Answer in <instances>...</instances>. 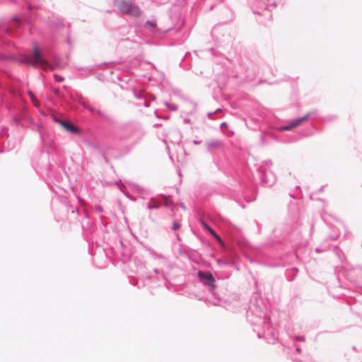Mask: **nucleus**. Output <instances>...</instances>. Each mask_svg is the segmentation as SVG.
<instances>
[{
  "label": "nucleus",
  "instance_id": "nucleus-1",
  "mask_svg": "<svg viewBox=\"0 0 362 362\" xmlns=\"http://www.w3.org/2000/svg\"><path fill=\"white\" fill-rule=\"evenodd\" d=\"M253 298H256L255 295ZM252 305L255 308V311L252 310V308L246 313V317L247 321L252 325H261L262 328V332H257V336L259 339L267 338L272 340V342L274 344L278 341V335L276 333V323L274 324L272 322L271 317H266L263 316V310L257 299L254 302H252Z\"/></svg>",
  "mask_w": 362,
  "mask_h": 362
},
{
  "label": "nucleus",
  "instance_id": "nucleus-2",
  "mask_svg": "<svg viewBox=\"0 0 362 362\" xmlns=\"http://www.w3.org/2000/svg\"><path fill=\"white\" fill-rule=\"evenodd\" d=\"M144 135V132L139 127L132 125H123L117 127L110 137L113 141H124L128 139H133L135 142L140 141Z\"/></svg>",
  "mask_w": 362,
  "mask_h": 362
},
{
  "label": "nucleus",
  "instance_id": "nucleus-3",
  "mask_svg": "<svg viewBox=\"0 0 362 362\" xmlns=\"http://www.w3.org/2000/svg\"><path fill=\"white\" fill-rule=\"evenodd\" d=\"M199 281L204 286H209V292L212 294L215 299H219V296L215 292V278L212 274L208 271L199 270L197 272Z\"/></svg>",
  "mask_w": 362,
  "mask_h": 362
},
{
  "label": "nucleus",
  "instance_id": "nucleus-4",
  "mask_svg": "<svg viewBox=\"0 0 362 362\" xmlns=\"http://www.w3.org/2000/svg\"><path fill=\"white\" fill-rule=\"evenodd\" d=\"M117 6L119 11L125 15L139 17L141 13V11L138 6L127 0H119Z\"/></svg>",
  "mask_w": 362,
  "mask_h": 362
},
{
  "label": "nucleus",
  "instance_id": "nucleus-5",
  "mask_svg": "<svg viewBox=\"0 0 362 362\" xmlns=\"http://www.w3.org/2000/svg\"><path fill=\"white\" fill-rule=\"evenodd\" d=\"M256 175L259 178L261 182L269 187L272 186L276 181V175L269 169L264 166H259L256 169Z\"/></svg>",
  "mask_w": 362,
  "mask_h": 362
},
{
  "label": "nucleus",
  "instance_id": "nucleus-6",
  "mask_svg": "<svg viewBox=\"0 0 362 362\" xmlns=\"http://www.w3.org/2000/svg\"><path fill=\"white\" fill-rule=\"evenodd\" d=\"M142 27L146 30L155 35H165L173 30L172 27L167 29L158 28L154 16H151V19L146 21Z\"/></svg>",
  "mask_w": 362,
  "mask_h": 362
},
{
  "label": "nucleus",
  "instance_id": "nucleus-7",
  "mask_svg": "<svg viewBox=\"0 0 362 362\" xmlns=\"http://www.w3.org/2000/svg\"><path fill=\"white\" fill-rule=\"evenodd\" d=\"M207 152L211 156H214L218 151H223L225 144L221 139H211L205 143Z\"/></svg>",
  "mask_w": 362,
  "mask_h": 362
},
{
  "label": "nucleus",
  "instance_id": "nucleus-8",
  "mask_svg": "<svg viewBox=\"0 0 362 362\" xmlns=\"http://www.w3.org/2000/svg\"><path fill=\"white\" fill-rule=\"evenodd\" d=\"M64 129L75 136H77L80 139L83 136L85 132H90V129H82L80 127L74 124L72 122H69L64 127Z\"/></svg>",
  "mask_w": 362,
  "mask_h": 362
},
{
  "label": "nucleus",
  "instance_id": "nucleus-9",
  "mask_svg": "<svg viewBox=\"0 0 362 362\" xmlns=\"http://www.w3.org/2000/svg\"><path fill=\"white\" fill-rule=\"evenodd\" d=\"M220 34L221 32L218 28H214L212 29L211 35L214 40L215 43L219 47L223 46L224 43L229 42L230 40L229 35H222V36L220 37Z\"/></svg>",
  "mask_w": 362,
  "mask_h": 362
},
{
  "label": "nucleus",
  "instance_id": "nucleus-10",
  "mask_svg": "<svg viewBox=\"0 0 362 362\" xmlns=\"http://www.w3.org/2000/svg\"><path fill=\"white\" fill-rule=\"evenodd\" d=\"M305 115L308 116V119H311V125L309 128L308 132L303 133L304 136H310L313 134V129H314V122H317V117H319V111L316 109H314L310 112H308Z\"/></svg>",
  "mask_w": 362,
  "mask_h": 362
},
{
  "label": "nucleus",
  "instance_id": "nucleus-11",
  "mask_svg": "<svg viewBox=\"0 0 362 362\" xmlns=\"http://www.w3.org/2000/svg\"><path fill=\"white\" fill-rule=\"evenodd\" d=\"M93 134V132L90 129V132H85L83 136L81 137V141L86 145L88 147L94 150L101 151V148L98 142H93L89 139V137Z\"/></svg>",
  "mask_w": 362,
  "mask_h": 362
},
{
  "label": "nucleus",
  "instance_id": "nucleus-12",
  "mask_svg": "<svg viewBox=\"0 0 362 362\" xmlns=\"http://www.w3.org/2000/svg\"><path fill=\"white\" fill-rule=\"evenodd\" d=\"M270 0H255L254 4L258 7L254 9V13L262 14L263 11L269 10Z\"/></svg>",
  "mask_w": 362,
  "mask_h": 362
},
{
  "label": "nucleus",
  "instance_id": "nucleus-13",
  "mask_svg": "<svg viewBox=\"0 0 362 362\" xmlns=\"http://www.w3.org/2000/svg\"><path fill=\"white\" fill-rule=\"evenodd\" d=\"M147 250L153 258L159 259L161 263L167 267H170L168 257L162 254H158L151 247H148Z\"/></svg>",
  "mask_w": 362,
  "mask_h": 362
},
{
  "label": "nucleus",
  "instance_id": "nucleus-14",
  "mask_svg": "<svg viewBox=\"0 0 362 362\" xmlns=\"http://www.w3.org/2000/svg\"><path fill=\"white\" fill-rule=\"evenodd\" d=\"M96 67H98V65H93L90 66H79L76 69V70L83 77L86 78L93 75Z\"/></svg>",
  "mask_w": 362,
  "mask_h": 362
},
{
  "label": "nucleus",
  "instance_id": "nucleus-15",
  "mask_svg": "<svg viewBox=\"0 0 362 362\" xmlns=\"http://www.w3.org/2000/svg\"><path fill=\"white\" fill-rule=\"evenodd\" d=\"M13 21L16 22L18 23V25H20L21 24H22L21 19L18 17L14 16L11 19V22H9L8 25H4L1 28H0V32L4 33L6 34L7 35H10L11 33V31L13 30V26H12Z\"/></svg>",
  "mask_w": 362,
  "mask_h": 362
},
{
  "label": "nucleus",
  "instance_id": "nucleus-16",
  "mask_svg": "<svg viewBox=\"0 0 362 362\" xmlns=\"http://www.w3.org/2000/svg\"><path fill=\"white\" fill-rule=\"evenodd\" d=\"M48 25L50 29L57 30L64 25V20L60 16H57L52 20H49Z\"/></svg>",
  "mask_w": 362,
  "mask_h": 362
},
{
  "label": "nucleus",
  "instance_id": "nucleus-17",
  "mask_svg": "<svg viewBox=\"0 0 362 362\" xmlns=\"http://www.w3.org/2000/svg\"><path fill=\"white\" fill-rule=\"evenodd\" d=\"M352 274L358 275V276L362 279V268L359 267H353L351 269L350 273L348 274V276H351ZM347 279H349L354 284H356V286H357L358 287H362V284H360L358 282L357 280L352 279V276H350V277L347 276Z\"/></svg>",
  "mask_w": 362,
  "mask_h": 362
},
{
  "label": "nucleus",
  "instance_id": "nucleus-18",
  "mask_svg": "<svg viewBox=\"0 0 362 362\" xmlns=\"http://www.w3.org/2000/svg\"><path fill=\"white\" fill-rule=\"evenodd\" d=\"M306 119H308V116L304 115L302 117L289 120V122L292 127V129H293V128L299 126L300 124H301Z\"/></svg>",
  "mask_w": 362,
  "mask_h": 362
},
{
  "label": "nucleus",
  "instance_id": "nucleus-19",
  "mask_svg": "<svg viewBox=\"0 0 362 362\" xmlns=\"http://www.w3.org/2000/svg\"><path fill=\"white\" fill-rule=\"evenodd\" d=\"M66 210L68 212H71L74 218H77L79 215V211L78 207L73 206L72 204H68L66 205Z\"/></svg>",
  "mask_w": 362,
  "mask_h": 362
},
{
  "label": "nucleus",
  "instance_id": "nucleus-20",
  "mask_svg": "<svg viewBox=\"0 0 362 362\" xmlns=\"http://www.w3.org/2000/svg\"><path fill=\"white\" fill-rule=\"evenodd\" d=\"M96 115H99L102 119L109 122H113V118L109 115L103 112L102 110L97 109L96 110Z\"/></svg>",
  "mask_w": 362,
  "mask_h": 362
},
{
  "label": "nucleus",
  "instance_id": "nucleus-21",
  "mask_svg": "<svg viewBox=\"0 0 362 362\" xmlns=\"http://www.w3.org/2000/svg\"><path fill=\"white\" fill-rule=\"evenodd\" d=\"M334 251L335 255L340 259V261L341 262H344V252L340 250V248L338 246H335L334 247Z\"/></svg>",
  "mask_w": 362,
  "mask_h": 362
},
{
  "label": "nucleus",
  "instance_id": "nucleus-22",
  "mask_svg": "<svg viewBox=\"0 0 362 362\" xmlns=\"http://www.w3.org/2000/svg\"><path fill=\"white\" fill-rule=\"evenodd\" d=\"M81 105L87 110H88L92 115H95L97 109L93 107L92 106L89 105L88 103L85 102L81 103Z\"/></svg>",
  "mask_w": 362,
  "mask_h": 362
},
{
  "label": "nucleus",
  "instance_id": "nucleus-23",
  "mask_svg": "<svg viewBox=\"0 0 362 362\" xmlns=\"http://www.w3.org/2000/svg\"><path fill=\"white\" fill-rule=\"evenodd\" d=\"M278 129L280 132H286V131H290V130H291L293 129H292V127H291L289 121H288V124H287L279 126L278 127Z\"/></svg>",
  "mask_w": 362,
  "mask_h": 362
},
{
  "label": "nucleus",
  "instance_id": "nucleus-24",
  "mask_svg": "<svg viewBox=\"0 0 362 362\" xmlns=\"http://www.w3.org/2000/svg\"><path fill=\"white\" fill-rule=\"evenodd\" d=\"M164 104L169 110L172 111H176L178 108V106L175 103H170L169 102L165 101Z\"/></svg>",
  "mask_w": 362,
  "mask_h": 362
},
{
  "label": "nucleus",
  "instance_id": "nucleus-25",
  "mask_svg": "<svg viewBox=\"0 0 362 362\" xmlns=\"http://www.w3.org/2000/svg\"><path fill=\"white\" fill-rule=\"evenodd\" d=\"M209 233L213 235V237L218 242V243H222V239L220 237V235H218L216 232L213 229V228H210V230L209 231Z\"/></svg>",
  "mask_w": 362,
  "mask_h": 362
},
{
  "label": "nucleus",
  "instance_id": "nucleus-26",
  "mask_svg": "<svg viewBox=\"0 0 362 362\" xmlns=\"http://www.w3.org/2000/svg\"><path fill=\"white\" fill-rule=\"evenodd\" d=\"M199 223L202 226V227L206 230L208 232L210 230V228H212L202 218L199 219Z\"/></svg>",
  "mask_w": 362,
  "mask_h": 362
},
{
  "label": "nucleus",
  "instance_id": "nucleus-27",
  "mask_svg": "<svg viewBox=\"0 0 362 362\" xmlns=\"http://www.w3.org/2000/svg\"><path fill=\"white\" fill-rule=\"evenodd\" d=\"M181 223H180V221L175 220L173 221V226H172V229L174 230V231H176L177 230H179L180 228H181Z\"/></svg>",
  "mask_w": 362,
  "mask_h": 362
},
{
  "label": "nucleus",
  "instance_id": "nucleus-28",
  "mask_svg": "<svg viewBox=\"0 0 362 362\" xmlns=\"http://www.w3.org/2000/svg\"><path fill=\"white\" fill-rule=\"evenodd\" d=\"M218 263L219 264H223V265H234L235 264V262L232 259H229V260H226V261H223L222 262L221 260H218Z\"/></svg>",
  "mask_w": 362,
  "mask_h": 362
},
{
  "label": "nucleus",
  "instance_id": "nucleus-29",
  "mask_svg": "<svg viewBox=\"0 0 362 362\" xmlns=\"http://www.w3.org/2000/svg\"><path fill=\"white\" fill-rule=\"evenodd\" d=\"M133 94L134 97L138 100H141L144 98V95L141 92H137L136 90H134Z\"/></svg>",
  "mask_w": 362,
  "mask_h": 362
},
{
  "label": "nucleus",
  "instance_id": "nucleus-30",
  "mask_svg": "<svg viewBox=\"0 0 362 362\" xmlns=\"http://www.w3.org/2000/svg\"><path fill=\"white\" fill-rule=\"evenodd\" d=\"M336 115H328L322 118V120L325 122H332L337 119Z\"/></svg>",
  "mask_w": 362,
  "mask_h": 362
},
{
  "label": "nucleus",
  "instance_id": "nucleus-31",
  "mask_svg": "<svg viewBox=\"0 0 362 362\" xmlns=\"http://www.w3.org/2000/svg\"><path fill=\"white\" fill-rule=\"evenodd\" d=\"M106 184L109 186H112V185H116L118 187V188L120 189V190L122 191V188H121V186H122V184H121V180H118V181H115L114 182H106Z\"/></svg>",
  "mask_w": 362,
  "mask_h": 362
},
{
  "label": "nucleus",
  "instance_id": "nucleus-32",
  "mask_svg": "<svg viewBox=\"0 0 362 362\" xmlns=\"http://www.w3.org/2000/svg\"><path fill=\"white\" fill-rule=\"evenodd\" d=\"M272 162L271 160H265L262 163V164L260 166H264L266 169L267 168H270L272 166Z\"/></svg>",
  "mask_w": 362,
  "mask_h": 362
},
{
  "label": "nucleus",
  "instance_id": "nucleus-33",
  "mask_svg": "<svg viewBox=\"0 0 362 362\" xmlns=\"http://www.w3.org/2000/svg\"><path fill=\"white\" fill-rule=\"evenodd\" d=\"M159 207H160V204H148L146 205V208L148 209H158Z\"/></svg>",
  "mask_w": 362,
  "mask_h": 362
},
{
  "label": "nucleus",
  "instance_id": "nucleus-34",
  "mask_svg": "<svg viewBox=\"0 0 362 362\" xmlns=\"http://www.w3.org/2000/svg\"><path fill=\"white\" fill-rule=\"evenodd\" d=\"M94 211H95L96 213H99V214H100V213L103 212V207L101 205H99V204L95 205V206H94Z\"/></svg>",
  "mask_w": 362,
  "mask_h": 362
},
{
  "label": "nucleus",
  "instance_id": "nucleus-35",
  "mask_svg": "<svg viewBox=\"0 0 362 362\" xmlns=\"http://www.w3.org/2000/svg\"><path fill=\"white\" fill-rule=\"evenodd\" d=\"M54 78L55 81L58 82V83L62 82L64 80L63 76L58 75V74H54Z\"/></svg>",
  "mask_w": 362,
  "mask_h": 362
},
{
  "label": "nucleus",
  "instance_id": "nucleus-36",
  "mask_svg": "<svg viewBox=\"0 0 362 362\" xmlns=\"http://www.w3.org/2000/svg\"><path fill=\"white\" fill-rule=\"evenodd\" d=\"M339 233H337L335 234L328 235L327 239L331 240H335L339 238Z\"/></svg>",
  "mask_w": 362,
  "mask_h": 362
},
{
  "label": "nucleus",
  "instance_id": "nucleus-37",
  "mask_svg": "<svg viewBox=\"0 0 362 362\" xmlns=\"http://www.w3.org/2000/svg\"><path fill=\"white\" fill-rule=\"evenodd\" d=\"M293 339L296 341H303L305 340V337L304 336H295L293 337Z\"/></svg>",
  "mask_w": 362,
  "mask_h": 362
},
{
  "label": "nucleus",
  "instance_id": "nucleus-38",
  "mask_svg": "<svg viewBox=\"0 0 362 362\" xmlns=\"http://www.w3.org/2000/svg\"><path fill=\"white\" fill-rule=\"evenodd\" d=\"M53 120H54L56 123H57V124H60V125H61L62 122H63V121H64V119H60V118H59V117H57L54 116V117H53Z\"/></svg>",
  "mask_w": 362,
  "mask_h": 362
},
{
  "label": "nucleus",
  "instance_id": "nucleus-39",
  "mask_svg": "<svg viewBox=\"0 0 362 362\" xmlns=\"http://www.w3.org/2000/svg\"><path fill=\"white\" fill-rule=\"evenodd\" d=\"M153 272H154V273H155L156 274H161V275H162V276H163L164 279H165V276H164V274H163V272L162 271H160V270H159V269H153Z\"/></svg>",
  "mask_w": 362,
  "mask_h": 362
},
{
  "label": "nucleus",
  "instance_id": "nucleus-40",
  "mask_svg": "<svg viewBox=\"0 0 362 362\" xmlns=\"http://www.w3.org/2000/svg\"><path fill=\"white\" fill-rule=\"evenodd\" d=\"M28 95L30 96V99L34 101L35 100V96L34 93L31 90L28 91Z\"/></svg>",
  "mask_w": 362,
  "mask_h": 362
},
{
  "label": "nucleus",
  "instance_id": "nucleus-41",
  "mask_svg": "<svg viewBox=\"0 0 362 362\" xmlns=\"http://www.w3.org/2000/svg\"><path fill=\"white\" fill-rule=\"evenodd\" d=\"M219 111H221V110L220 108L217 109V110H216L215 112H208L207 115H208V117L210 118V117H211L214 115V113L218 112H219Z\"/></svg>",
  "mask_w": 362,
  "mask_h": 362
},
{
  "label": "nucleus",
  "instance_id": "nucleus-42",
  "mask_svg": "<svg viewBox=\"0 0 362 362\" xmlns=\"http://www.w3.org/2000/svg\"><path fill=\"white\" fill-rule=\"evenodd\" d=\"M70 121L64 120L63 122H62L61 126L64 129V127L68 124V123Z\"/></svg>",
  "mask_w": 362,
  "mask_h": 362
},
{
  "label": "nucleus",
  "instance_id": "nucleus-43",
  "mask_svg": "<svg viewBox=\"0 0 362 362\" xmlns=\"http://www.w3.org/2000/svg\"><path fill=\"white\" fill-rule=\"evenodd\" d=\"M13 122L16 124H20V119L17 117H13Z\"/></svg>",
  "mask_w": 362,
  "mask_h": 362
},
{
  "label": "nucleus",
  "instance_id": "nucleus-44",
  "mask_svg": "<svg viewBox=\"0 0 362 362\" xmlns=\"http://www.w3.org/2000/svg\"><path fill=\"white\" fill-rule=\"evenodd\" d=\"M291 359L294 362H302L300 360L298 359L296 356H292Z\"/></svg>",
  "mask_w": 362,
  "mask_h": 362
},
{
  "label": "nucleus",
  "instance_id": "nucleus-45",
  "mask_svg": "<svg viewBox=\"0 0 362 362\" xmlns=\"http://www.w3.org/2000/svg\"><path fill=\"white\" fill-rule=\"evenodd\" d=\"M192 143H193L194 145H198V144H200L202 143V141H201V140H199V141H198V140H194V141H192Z\"/></svg>",
  "mask_w": 362,
  "mask_h": 362
},
{
  "label": "nucleus",
  "instance_id": "nucleus-46",
  "mask_svg": "<svg viewBox=\"0 0 362 362\" xmlns=\"http://www.w3.org/2000/svg\"><path fill=\"white\" fill-rule=\"evenodd\" d=\"M323 251H324V250H322L321 247H316L315 248V252H317V253L322 252Z\"/></svg>",
  "mask_w": 362,
  "mask_h": 362
},
{
  "label": "nucleus",
  "instance_id": "nucleus-47",
  "mask_svg": "<svg viewBox=\"0 0 362 362\" xmlns=\"http://www.w3.org/2000/svg\"><path fill=\"white\" fill-rule=\"evenodd\" d=\"M261 141H262V143L263 144H264L266 143L265 138H264V136L263 134H261Z\"/></svg>",
  "mask_w": 362,
  "mask_h": 362
},
{
  "label": "nucleus",
  "instance_id": "nucleus-48",
  "mask_svg": "<svg viewBox=\"0 0 362 362\" xmlns=\"http://www.w3.org/2000/svg\"><path fill=\"white\" fill-rule=\"evenodd\" d=\"M144 105L146 107H148L150 106V103H149V102H148V101H144Z\"/></svg>",
  "mask_w": 362,
  "mask_h": 362
},
{
  "label": "nucleus",
  "instance_id": "nucleus-49",
  "mask_svg": "<svg viewBox=\"0 0 362 362\" xmlns=\"http://www.w3.org/2000/svg\"><path fill=\"white\" fill-rule=\"evenodd\" d=\"M103 158L105 162L107 163H108V158H107V156L104 153L103 154Z\"/></svg>",
  "mask_w": 362,
  "mask_h": 362
},
{
  "label": "nucleus",
  "instance_id": "nucleus-50",
  "mask_svg": "<svg viewBox=\"0 0 362 362\" xmlns=\"http://www.w3.org/2000/svg\"><path fill=\"white\" fill-rule=\"evenodd\" d=\"M294 346H295V349H296V352L300 353V347H299V346H296V345H294Z\"/></svg>",
  "mask_w": 362,
  "mask_h": 362
},
{
  "label": "nucleus",
  "instance_id": "nucleus-51",
  "mask_svg": "<svg viewBox=\"0 0 362 362\" xmlns=\"http://www.w3.org/2000/svg\"><path fill=\"white\" fill-rule=\"evenodd\" d=\"M83 214H84V215H85L86 218H89L88 213V211H87L84 210V211H83Z\"/></svg>",
  "mask_w": 362,
  "mask_h": 362
},
{
  "label": "nucleus",
  "instance_id": "nucleus-52",
  "mask_svg": "<svg viewBox=\"0 0 362 362\" xmlns=\"http://www.w3.org/2000/svg\"><path fill=\"white\" fill-rule=\"evenodd\" d=\"M227 125V123L226 122H223L221 124V127H223L224 126H226Z\"/></svg>",
  "mask_w": 362,
  "mask_h": 362
},
{
  "label": "nucleus",
  "instance_id": "nucleus-53",
  "mask_svg": "<svg viewBox=\"0 0 362 362\" xmlns=\"http://www.w3.org/2000/svg\"><path fill=\"white\" fill-rule=\"evenodd\" d=\"M265 82H266V81H265V80H259V81H258V84L264 83H265Z\"/></svg>",
  "mask_w": 362,
  "mask_h": 362
},
{
  "label": "nucleus",
  "instance_id": "nucleus-54",
  "mask_svg": "<svg viewBox=\"0 0 362 362\" xmlns=\"http://www.w3.org/2000/svg\"><path fill=\"white\" fill-rule=\"evenodd\" d=\"M180 207H181L182 209H186L185 206V205H184V204H182V203H181V204H180Z\"/></svg>",
  "mask_w": 362,
  "mask_h": 362
},
{
  "label": "nucleus",
  "instance_id": "nucleus-55",
  "mask_svg": "<svg viewBox=\"0 0 362 362\" xmlns=\"http://www.w3.org/2000/svg\"><path fill=\"white\" fill-rule=\"evenodd\" d=\"M154 114H155V115H156V117H158V118H161V117L158 115V114L157 111H155Z\"/></svg>",
  "mask_w": 362,
  "mask_h": 362
},
{
  "label": "nucleus",
  "instance_id": "nucleus-56",
  "mask_svg": "<svg viewBox=\"0 0 362 362\" xmlns=\"http://www.w3.org/2000/svg\"><path fill=\"white\" fill-rule=\"evenodd\" d=\"M77 199H78L79 202H83L82 199L80 197L77 196Z\"/></svg>",
  "mask_w": 362,
  "mask_h": 362
},
{
  "label": "nucleus",
  "instance_id": "nucleus-57",
  "mask_svg": "<svg viewBox=\"0 0 362 362\" xmlns=\"http://www.w3.org/2000/svg\"><path fill=\"white\" fill-rule=\"evenodd\" d=\"M163 119H169V116H165L164 117H162Z\"/></svg>",
  "mask_w": 362,
  "mask_h": 362
},
{
  "label": "nucleus",
  "instance_id": "nucleus-58",
  "mask_svg": "<svg viewBox=\"0 0 362 362\" xmlns=\"http://www.w3.org/2000/svg\"><path fill=\"white\" fill-rule=\"evenodd\" d=\"M323 188H324V186H322L320 189H319V191L320 192H322L323 190Z\"/></svg>",
  "mask_w": 362,
  "mask_h": 362
},
{
  "label": "nucleus",
  "instance_id": "nucleus-59",
  "mask_svg": "<svg viewBox=\"0 0 362 362\" xmlns=\"http://www.w3.org/2000/svg\"><path fill=\"white\" fill-rule=\"evenodd\" d=\"M153 126H154V127H159V126H161V124H158V123H157V124H155Z\"/></svg>",
  "mask_w": 362,
  "mask_h": 362
},
{
  "label": "nucleus",
  "instance_id": "nucleus-60",
  "mask_svg": "<svg viewBox=\"0 0 362 362\" xmlns=\"http://www.w3.org/2000/svg\"><path fill=\"white\" fill-rule=\"evenodd\" d=\"M272 5H273L274 6H276V1H273V2H272Z\"/></svg>",
  "mask_w": 362,
  "mask_h": 362
},
{
  "label": "nucleus",
  "instance_id": "nucleus-61",
  "mask_svg": "<svg viewBox=\"0 0 362 362\" xmlns=\"http://www.w3.org/2000/svg\"><path fill=\"white\" fill-rule=\"evenodd\" d=\"M28 8L29 10H30V9L32 8L31 6H30V5H28Z\"/></svg>",
  "mask_w": 362,
  "mask_h": 362
},
{
  "label": "nucleus",
  "instance_id": "nucleus-62",
  "mask_svg": "<svg viewBox=\"0 0 362 362\" xmlns=\"http://www.w3.org/2000/svg\"><path fill=\"white\" fill-rule=\"evenodd\" d=\"M184 121H185V122H189V119H184Z\"/></svg>",
  "mask_w": 362,
  "mask_h": 362
},
{
  "label": "nucleus",
  "instance_id": "nucleus-63",
  "mask_svg": "<svg viewBox=\"0 0 362 362\" xmlns=\"http://www.w3.org/2000/svg\"><path fill=\"white\" fill-rule=\"evenodd\" d=\"M67 43H68V44H71V41H70V40H69V39H67Z\"/></svg>",
  "mask_w": 362,
  "mask_h": 362
},
{
  "label": "nucleus",
  "instance_id": "nucleus-64",
  "mask_svg": "<svg viewBox=\"0 0 362 362\" xmlns=\"http://www.w3.org/2000/svg\"><path fill=\"white\" fill-rule=\"evenodd\" d=\"M177 134H179L180 136H181V133L180 131H177Z\"/></svg>",
  "mask_w": 362,
  "mask_h": 362
}]
</instances>
